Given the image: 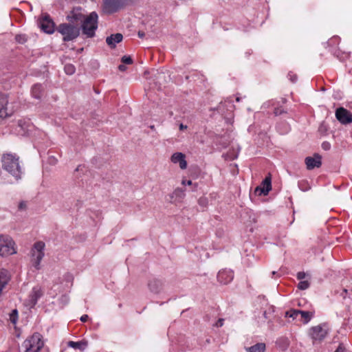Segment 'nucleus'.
Returning <instances> with one entry per match:
<instances>
[{"label":"nucleus","mask_w":352,"mask_h":352,"mask_svg":"<svg viewBox=\"0 0 352 352\" xmlns=\"http://www.w3.org/2000/svg\"><path fill=\"white\" fill-rule=\"evenodd\" d=\"M126 67L125 65H120L118 66V69L121 72H124L126 70Z\"/></svg>","instance_id":"nucleus-38"},{"label":"nucleus","mask_w":352,"mask_h":352,"mask_svg":"<svg viewBox=\"0 0 352 352\" xmlns=\"http://www.w3.org/2000/svg\"><path fill=\"white\" fill-rule=\"evenodd\" d=\"M44 248L45 243L43 241H38L34 244L31 250V263L36 270L40 269L41 261L45 255Z\"/></svg>","instance_id":"nucleus-5"},{"label":"nucleus","mask_w":352,"mask_h":352,"mask_svg":"<svg viewBox=\"0 0 352 352\" xmlns=\"http://www.w3.org/2000/svg\"><path fill=\"white\" fill-rule=\"evenodd\" d=\"M43 89L41 85H34L32 88V94L34 98L40 99L42 96Z\"/></svg>","instance_id":"nucleus-22"},{"label":"nucleus","mask_w":352,"mask_h":352,"mask_svg":"<svg viewBox=\"0 0 352 352\" xmlns=\"http://www.w3.org/2000/svg\"><path fill=\"white\" fill-rule=\"evenodd\" d=\"M14 243L7 235H0V256H7L16 253Z\"/></svg>","instance_id":"nucleus-6"},{"label":"nucleus","mask_w":352,"mask_h":352,"mask_svg":"<svg viewBox=\"0 0 352 352\" xmlns=\"http://www.w3.org/2000/svg\"><path fill=\"white\" fill-rule=\"evenodd\" d=\"M272 189L270 175L265 178L261 184L257 186L254 190V193L257 195H267Z\"/></svg>","instance_id":"nucleus-11"},{"label":"nucleus","mask_w":352,"mask_h":352,"mask_svg":"<svg viewBox=\"0 0 352 352\" xmlns=\"http://www.w3.org/2000/svg\"><path fill=\"white\" fill-rule=\"evenodd\" d=\"M88 342L86 340H81L79 342L69 341L67 346L74 349H78L80 351H83L87 346Z\"/></svg>","instance_id":"nucleus-20"},{"label":"nucleus","mask_w":352,"mask_h":352,"mask_svg":"<svg viewBox=\"0 0 352 352\" xmlns=\"http://www.w3.org/2000/svg\"><path fill=\"white\" fill-rule=\"evenodd\" d=\"M174 194L176 195V196H178L179 197H184L185 194H184V190L182 188H177L175 192H174Z\"/></svg>","instance_id":"nucleus-31"},{"label":"nucleus","mask_w":352,"mask_h":352,"mask_svg":"<svg viewBox=\"0 0 352 352\" xmlns=\"http://www.w3.org/2000/svg\"><path fill=\"white\" fill-rule=\"evenodd\" d=\"M296 76H295V77H292V81H293V82H294V81L296 80Z\"/></svg>","instance_id":"nucleus-47"},{"label":"nucleus","mask_w":352,"mask_h":352,"mask_svg":"<svg viewBox=\"0 0 352 352\" xmlns=\"http://www.w3.org/2000/svg\"><path fill=\"white\" fill-rule=\"evenodd\" d=\"M57 30L63 36L64 41H70L76 38L80 34V28L69 23L60 24Z\"/></svg>","instance_id":"nucleus-4"},{"label":"nucleus","mask_w":352,"mask_h":352,"mask_svg":"<svg viewBox=\"0 0 352 352\" xmlns=\"http://www.w3.org/2000/svg\"><path fill=\"white\" fill-rule=\"evenodd\" d=\"M322 146L323 148V149L324 150H329L330 148V144L328 143V142H324L322 144Z\"/></svg>","instance_id":"nucleus-36"},{"label":"nucleus","mask_w":352,"mask_h":352,"mask_svg":"<svg viewBox=\"0 0 352 352\" xmlns=\"http://www.w3.org/2000/svg\"><path fill=\"white\" fill-rule=\"evenodd\" d=\"M98 18L97 13L92 12L81 22L82 32L86 37L92 38L94 36L95 32L98 28Z\"/></svg>","instance_id":"nucleus-2"},{"label":"nucleus","mask_w":352,"mask_h":352,"mask_svg":"<svg viewBox=\"0 0 352 352\" xmlns=\"http://www.w3.org/2000/svg\"><path fill=\"white\" fill-rule=\"evenodd\" d=\"M18 319V311L16 309H13L10 314V320L12 323L16 324Z\"/></svg>","instance_id":"nucleus-27"},{"label":"nucleus","mask_w":352,"mask_h":352,"mask_svg":"<svg viewBox=\"0 0 352 352\" xmlns=\"http://www.w3.org/2000/svg\"><path fill=\"white\" fill-rule=\"evenodd\" d=\"M125 5V0H104L103 11L107 14H112L122 8Z\"/></svg>","instance_id":"nucleus-7"},{"label":"nucleus","mask_w":352,"mask_h":352,"mask_svg":"<svg viewBox=\"0 0 352 352\" xmlns=\"http://www.w3.org/2000/svg\"><path fill=\"white\" fill-rule=\"evenodd\" d=\"M64 70L67 74L72 75L76 71L75 67L72 64H67L65 65Z\"/></svg>","instance_id":"nucleus-26"},{"label":"nucleus","mask_w":352,"mask_h":352,"mask_svg":"<svg viewBox=\"0 0 352 352\" xmlns=\"http://www.w3.org/2000/svg\"><path fill=\"white\" fill-rule=\"evenodd\" d=\"M88 318H89L88 315L85 314V315H83V316H81L80 320L82 322H85L87 321Z\"/></svg>","instance_id":"nucleus-37"},{"label":"nucleus","mask_w":352,"mask_h":352,"mask_svg":"<svg viewBox=\"0 0 352 352\" xmlns=\"http://www.w3.org/2000/svg\"><path fill=\"white\" fill-rule=\"evenodd\" d=\"M300 188H301L302 190L305 191V190H307L308 189H310V187H308L307 188H304L302 186H300Z\"/></svg>","instance_id":"nucleus-44"},{"label":"nucleus","mask_w":352,"mask_h":352,"mask_svg":"<svg viewBox=\"0 0 352 352\" xmlns=\"http://www.w3.org/2000/svg\"><path fill=\"white\" fill-rule=\"evenodd\" d=\"M16 40L19 43H23L26 41L24 36L22 35H16L15 37Z\"/></svg>","instance_id":"nucleus-32"},{"label":"nucleus","mask_w":352,"mask_h":352,"mask_svg":"<svg viewBox=\"0 0 352 352\" xmlns=\"http://www.w3.org/2000/svg\"><path fill=\"white\" fill-rule=\"evenodd\" d=\"M121 61L124 64L130 65L133 63V60L131 56H124L122 57Z\"/></svg>","instance_id":"nucleus-30"},{"label":"nucleus","mask_w":352,"mask_h":352,"mask_svg":"<svg viewBox=\"0 0 352 352\" xmlns=\"http://www.w3.org/2000/svg\"><path fill=\"white\" fill-rule=\"evenodd\" d=\"M309 285L310 284L308 280H301L298 285V288L300 290H305L309 287Z\"/></svg>","instance_id":"nucleus-28"},{"label":"nucleus","mask_w":352,"mask_h":352,"mask_svg":"<svg viewBox=\"0 0 352 352\" xmlns=\"http://www.w3.org/2000/svg\"><path fill=\"white\" fill-rule=\"evenodd\" d=\"M236 101H237V102H239V101H240V98H236Z\"/></svg>","instance_id":"nucleus-48"},{"label":"nucleus","mask_w":352,"mask_h":352,"mask_svg":"<svg viewBox=\"0 0 352 352\" xmlns=\"http://www.w3.org/2000/svg\"><path fill=\"white\" fill-rule=\"evenodd\" d=\"M138 35L140 38H143L145 36V33L143 31H139Z\"/></svg>","instance_id":"nucleus-41"},{"label":"nucleus","mask_w":352,"mask_h":352,"mask_svg":"<svg viewBox=\"0 0 352 352\" xmlns=\"http://www.w3.org/2000/svg\"><path fill=\"white\" fill-rule=\"evenodd\" d=\"M299 316L302 318V322L304 323H307L311 320L312 317V313L300 310Z\"/></svg>","instance_id":"nucleus-24"},{"label":"nucleus","mask_w":352,"mask_h":352,"mask_svg":"<svg viewBox=\"0 0 352 352\" xmlns=\"http://www.w3.org/2000/svg\"><path fill=\"white\" fill-rule=\"evenodd\" d=\"M186 155L180 152L175 153L172 155L170 160L173 163H179L181 169H186L187 168V162L186 160Z\"/></svg>","instance_id":"nucleus-15"},{"label":"nucleus","mask_w":352,"mask_h":352,"mask_svg":"<svg viewBox=\"0 0 352 352\" xmlns=\"http://www.w3.org/2000/svg\"><path fill=\"white\" fill-rule=\"evenodd\" d=\"M148 287L149 290L154 294H159L163 287V283L161 280L153 279L148 282Z\"/></svg>","instance_id":"nucleus-18"},{"label":"nucleus","mask_w":352,"mask_h":352,"mask_svg":"<svg viewBox=\"0 0 352 352\" xmlns=\"http://www.w3.org/2000/svg\"><path fill=\"white\" fill-rule=\"evenodd\" d=\"M42 293L40 289L34 288L31 294L30 295V301L32 307L34 306L38 299L41 296Z\"/></svg>","instance_id":"nucleus-21"},{"label":"nucleus","mask_w":352,"mask_h":352,"mask_svg":"<svg viewBox=\"0 0 352 352\" xmlns=\"http://www.w3.org/2000/svg\"><path fill=\"white\" fill-rule=\"evenodd\" d=\"M224 320L223 318H219L218 321L216 322L215 326L217 327H221L223 325Z\"/></svg>","instance_id":"nucleus-35"},{"label":"nucleus","mask_w":352,"mask_h":352,"mask_svg":"<svg viewBox=\"0 0 352 352\" xmlns=\"http://www.w3.org/2000/svg\"><path fill=\"white\" fill-rule=\"evenodd\" d=\"M234 274L232 271L222 270L217 274V280L222 284H228L233 279Z\"/></svg>","instance_id":"nucleus-16"},{"label":"nucleus","mask_w":352,"mask_h":352,"mask_svg":"<svg viewBox=\"0 0 352 352\" xmlns=\"http://www.w3.org/2000/svg\"><path fill=\"white\" fill-rule=\"evenodd\" d=\"M274 113L276 116H278V115H280L282 113V111L279 109H276L274 110Z\"/></svg>","instance_id":"nucleus-42"},{"label":"nucleus","mask_w":352,"mask_h":352,"mask_svg":"<svg viewBox=\"0 0 352 352\" xmlns=\"http://www.w3.org/2000/svg\"><path fill=\"white\" fill-rule=\"evenodd\" d=\"M43 345L41 335L35 333L23 342L22 347L24 349V352H38L43 347Z\"/></svg>","instance_id":"nucleus-3"},{"label":"nucleus","mask_w":352,"mask_h":352,"mask_svg":"<svg viewBox=\"0 0 352 352\" xmlns=\"http://www.w3.org/2000/svg\"><path fill=\"white\" fill-rule=\"evenodd\" d=\"M198 204L200 206L203 208H206L208 204V198L206 197H201L198 200Z\"/></svg>","instance_id":"nucleus-29"},{"label":"nucleus","mask_w":352,"mask_h":352,"mask_svg":"<svg viewBox=\"0 0 352 352\" xmlns=\"http://www.w3.org/2000/svg\"><path fill=\"white\" fill-rule=\"evenodd\" d=\"M321 156L315 153L312 157H307L305 160L307 168L308 170H312L315 168H319L322 165Z\"/></svg>","instance_id":"nucleus-13"},{"label":"nucleus","mask_w":352,"mask_h":352,"mask_svg":"<svg viewBox=\"0 0 352 352\" xmlns=\"http://www.w3.org/2000/svg\"><path fill=\"white\" fill-rule=\"evenodd\" d=\"M19 207L20 209H23L25 207V204L24 203H21Z\"/></svg>","instance_id":"nucleus-43"},{"label":"nucleus","mask_w":352,"mask_h":352,"mask_svg":"<svg viewBox=\"0 0 352 352\" xmlns=\"http://www.w3.org/2000/svg\"><path fill=\"white\" fill-rule=\"evenodd\" d=\"M182 184L183 185H186V184H187V185H191V184H192V181H191V180H188V181L182 180Z\"/></svg>","instance_id":"nucleus-39"},{"label":"nucleus","mask_w":352,"mask_h":352,"mask_svg":"<svg viewBox=\"0 0 352 352\" xmlns=\"http://www.w3.org/2000/svg\"><path fill=\"white\" fill-rule=\"evenodd\" d=\"M300 310L291 309L286 312V316L296 319L299 316Z\"/></svg>","instance_id":"nucleus-25"},{"label":"nucleus","mask_w":352,"mask_h":352,"mask_svg":"<svg viewBox=\"0 0 352 352\" xmlns=\"http://www.w3.org/2000/svg\"><path fill=\"white\" fill-rule=\"evenodd\" d=\"M8 100L6 96L0 93V118H5L12 115L13 111L8 110L7 105Z\"/></svg>","instance_id":"nucleus-12"},{"label":"nucleus","mask_w":352,"mask_h":352,"mask_svg":"<svg viewBox=\"0 0 352 352\" xmlns=\"http://www.w3.org/2000/svg\"><path fill=\"white\" fill-rule=\"evenodd\" d=\"M86 16L81 12L80 8H74L67 16V19L72 23L82 22Z\"/></svg>","instance_id":"nucleus-14"},{"label":"nucleus","mask_w":352,"mask_h":352,"mask_svg":"<svg viewBox=\"0 0 352 352\" xmlns=\"http://www.w3.org/2000/svg\"><path fill=\"white\" fill-rule=\"evenodd\" d=\"M179 130L182 131V130L186 129L188 128V126L186 125H184L182 123H181L179 126Z\"/></svg>","instance_id":"nucleus-40"},{"label":"nucleus","mask_w":352,"mask_h":352,"mask_svg":"<svg viewBox=\"0 0 352 352\" xmlns=\"http://www.w3.org/2000/svg\"><path fill=\"white\" fill-rule=\"evenodd\" d=\"M39 27L47 34H52L54 32L55 24L50 16L45 14L39 20Z\"/></svg>","instance_id":"nucleus-9"},{"label":"nucleus","mask_w":352,"mask_h":352,"mask_svg":"<svg viewBox=\"0 0 352 352\" xmlns=\"http://www.w3.org/2000/svg\"><path fill=\"white\" fill-rule=\"evenodd\" d=\"M10 280V274L8 270L1 269L0 270V294L3 289L8 284Z\"/></svg>","instance_id":"nucleus-19"},{"label":"nucleus","mask_w":352,"mask_h":352,"mask_svg":"<svg viewBox=\"0 0 352 352\" xmlns=\"http://www.w3.org/2000/svg\"><path fill=\"white\" fill-rule=\"evenodd\" d=\"M296 76H295V77H292V81H293V82H294V81L296 80Z\"/></svg>","instance_id":"nucleus-46"},{"label":"nucleus","mask_w":352,"mask_h":352,"mask_svg":"<svg viewBox=\"0 0 352 352\" xmlns=\"http://www.w3.org/2000/svg\"><path fill=\"white\" fill-rule=\"evenodd\" d=\"M150 128H151L152 130H154V129H155V126H154L153 125L150 126Z\"/></svg>","instance_id":"nucleus-45"},{"label":"nucleus","mask_w":352,"mask_h":352,"mask_svg":"<svg viewBox=\"0 0 352 352\" xmlns=\"http://www.w3.org/2000/svg\"><path fill=\"white\" fill-rule=\"evenodd\" d=\"M334 352H345V348L342 344H340V345Z\"/></svg>","instance_id":"nucleus-34"},{"label":"nucleus","mask_w":352,"mask_h":352,"mask_svg":"<svg viewBox=\"0 0 352 352\" xmlns=\"http://www.w3.org/2000/svg\"><path fill=\"white\" fill-rule=\"evenodd\" d=\"M327 333L328 329L327 328V326L324 324L313 327L310 329L309 332V334L314 342H321L327 336Z\"/></svg>","instance_id":"nucleus-8"},{"label":"nucleus","mask_w":352,"mask_h":352,"mask_svg":"<svg viewBox=\"0 0 352 352\" xmlns=\"http://www.w3.org/2000/svg\"><path fill=\"white\" fill-rule=\"evenodd\" d=\"M306 277V274L303 272H300L297 274V278L298 280H303Z\"/></svg>","instance_id":"nucleus-33"},{"label":"nucleus","mask_w":352,"mask_h":352,"mask_svg":"<svg viewBox=\"0 0 352 352\" xmlns=\"http://www.w3.org/2000/svg\"><path fill=\"white\" fill-rule=\"evenodd\" d=\"M247 350L248 352H264L265 350V344L264 343H258L249 347Z\"/></svg>","instance_id":"nucleus-23"},{"label":"nucleus","mask_w":352,"mask_h":352,"mask_svg":"<svg viewBox=\"0 0 352 352\" xmlns=\"http://www.w3.org/2000/svg\"><path fill=\"white\" fill-rule=\"evenodd\" d=\"M123 36L120 33H116L115 34H111V36L107 37L106 43L111 47L114 48L116 47V43H118L122 41Z\"/></svg>","instance_id":"nucleus-17"},{"label":"nucleus","mask_w":352,"mask_h":352,"mask_svg":"<svg viewBox=\"0 0 352 352\" xmlns=\"http://www.w3.org/2000/svg\"><path fill=\"white\" fill-rule=\"evenodd\" d=\"M19 157L11 153L4 154L2 157L3 168L16 179H20L21 175V168L19 165Z\"/></svg>","instance_id":"nucleus-1"},{"label":"nucleus","mask_w":352,"mask_h":352,"mask_svg":"<svg viewBox=\"0 0 352 352\" xmlns=\"http://www.w3.org/2000/svg\"><path fill=\"white\" fill-rule=\"evenodd\" d=\"M336 117L343 124H347L352 122V113L344 107H339L336 109Z\"/></svg>","instance_id":"nucleus-10"}]
</instances>
